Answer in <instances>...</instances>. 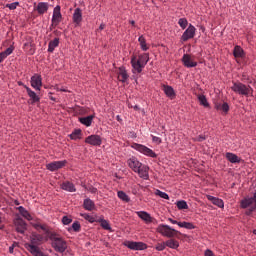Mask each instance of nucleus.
<instances>
[{"label":"nucleus","instance_id":"nucleus-50","mask_svg":"<svg viewBox=\"0 0 256 256\" xmlns=\"http://www.w3.org/2000/svg\"><path fill=\"white\" fill-rule=\"evenodd\" d=\"M6 7H7V9L14 11V9H17V7H19V2H13L11 4H6Z\"/></svg>","mask_w":256,"mask_h":256},{"label":"nucleus","instance_id":"nucleus-52","mask_svg":"<svg viewBox=\"0 0 256 256\" xmlns=\"http://www.w3.org/2000/svg\"><path fill=\"white\" fill-rule=\"evenodd\" d=\"M153 143H157V145H161L163 143V140L157 136H152Z\"/></svg>","mask_w":256,"mask_h":256},{"label":"nucleus","instance_id":"nucleus-32","mask_svg":"<svg viewBox=\"0 0 256 256\" xmlns=\"http://www.w3.org/2000/svg\"><path fill=\"white\" fill-rule=\"evenodd\" d=\"M56 47H59V38H54L52 41L49 42L48 53H53Z\"/></svg>","mask_w":256,"mask_h":256},{"label":"nucleus","instance_id":"nucleus-60","mask_svg":"<svg viewBox=\"0 0 256 256\" xmlns=\"http://www.w3.org/2000/svg\"><path fill=\"white\" fill-rule=\"evenodd\" d=\"M133 109H135V111H139V107L137 105L133 106Z\"/></svg>","mask_w":256,"mask_h":256},{"label":"nucleus","instance_id":"nucleus-29","mask_svg":"<svg viewBox=\"0 0 256 256\" xmlns=\"http://www.w3.org/2000/svg\"><path fill=\"white\" fill-rule=\"evenodd\" d=\"M226 159L230 163H241V158H239V156H237L236 154H233L231 152L226 153Z\"/></svg>","mask_w":256,"mask_h":256},{"label":"nucleus","instance_id":"nucleus-51","mask_svg":"<svg viewBox=\"0 0 256 256\" xmlns=\"http://www.w3.org/2000/svg\"><path fill=\"white\" fill-rule=\"evenodd\" d=\"M72 221H73V220H72L71 218H69L68 216H64V217L62 218V223H63V225H69V224H71Z\"/></svg>","mask_w":256,"mask_h":256},{"label":"nucleus","instance_id":"nucleus-17","mask_svg":"<svg viewBox=\"0 0 256 256\" xmlns=\"http://www.w3.org/2000/svg\"><path fill=\"white\" fill-rule=\"evenodd\" d=\"M24 88L26 89V92H27L28 96L30 97V105H35V103H39L40 98L37 95V93H35V91L31 90V88H29L28 86H24Z\"/></svg>","mask_w":256,"mask_h":256},{"label":"nucleus","instance_id":"nucleus-8","mask_svg":"<svg viewBox=\"0 0 256 256\" xmlns=\"http://www.w3.org/2000/svg\"><path fill=\"white\" fill-rule=\"evenodd\" d=\"M31 87L35 89L36 91H41V87H43V78L39 74H34L31 77Z\"/></svg>","mask_w":256,"mask_h":256},{"label":"nucleus","instance_id":"nucleus-15","mask_svg":"<svg viewBox=\"0 0 256 256\" xmlns=\"http://www.w3.org/2000/svg\"><path fill=\"white\" fill-rule=\"evenodd\" d=\"M127 164L130 167V169L134 171V173H136V171H139V168L143 166V164L139 162V160H137L136 157H131L130 159H128Z\"/></svg>","mask_w":256,"mask_h":256},{"label":"nucleus","instance_id":"nucleus-37","mask_svg":"<svg viewBox=\"0 0 256 256\" xmlns=\"http://www.w3.org/2000/svg\"><path fill=\"white\" fill-rule=\"evenodd\" d=\"M138 41L140 43V47H141L142 51H148L149 50V47L147 46V40H145V37L143 35H141L138 38Z\"/></svg>","mask_w":256,"mask_h":256},{"label":"nucleus","instance_id":"nucleus-41","mask_svg":"<svg viewBox=\"0 0 256 256\" xmlns=\"http://www.w3.org/2000/svg\"><path fill=\"white\" fill-rule=\"evenodd\" d=\"M178 226L182 227L184 229H194L195 228V225H193V223H191V222H179Z\"/></svg>","mask_w":256,"mask_h":256},{"label":"nucleus","instance_id":"nucleus-16","mask_svg":"<svg viewBox=\"0 0 256 256\" xmlns=\"http://www.w3.org/2000/svg\"><path fill=\"white\" fill-rule=\"evenodd\" d=\"M61 6H56L53 10L52 23L53 25H59L62 19Z\"/></svg>","mask_w":256,"mask_h":256},{"label":"nucleus","instance_id":"nucleus-3","mask_svg":"<svg viewBox=\"0 0 256 256\" xmlns=\"http://www.w3.org/2000/svg\"><path fill=\"white\" fill-rule=\"evenodd\" d=\"M231 89L238 95H243L244 97H253V89L251 86L245 85L241 82H234Z\"/></svg>","mask_w":256,"mask_h":256},{"label":"nucleus","instance_id":"nucleus-49","mask_svg":"<svg viewBox=\"0 0 256 256\" xmlns=\"http://www.w3.org/2000/svg\"><path fill=\"white\" fill-rule=\"evenodd\" d=\"M166 243L165 242H162V243H158L156 244V251H165V248H166Z\"/></svg>","mask_w":256,"mask_h":256},{"label":"nucleus","instance_id":"nucleus-36","mask_svg":"<svg viewBox=\"0 0 256 256\" xmlns=\"http://www.w3.org/2000/svg\"><path fill=\"white\" fill-rule=\"evenodd\" d=\"M165 243H166V247H169L170 249H178L179 247V241L175 239H169Z\"/></svg>","mask_w":256,"mask_h":256},{"label":"nucleus","instance_id":"nucleus-56","mask_svg":"<svg viewBox=\"0 0 256 256\" xmlns=\"http://www.w3.org/2000/svg\"><path fill=\"white\" fill-rule=\"evenodd\" d=\"M105 29V24H101L97 31H103Z\"/></svg>","mask_w":256,"mask_h":256},{"label":"nucleus","instance_id":"nucleus-12","mask_svg":"<svg viewBox=\"0 0 256 256\" xmlns=\"http://www.w3.org/2000/svg\"><path fill=\"white\" fill-rule=\"evenodd\" d=\"M67 165V161H54L46 165L48 171H58V169H63Z\"/></svg>","mask_w":256,"mask_h":256},{"label":"nucleus","instance_id":"nucleus-43","mask_svg":"<svg viewBox=\"0 0 256 256\" xmlns=\"http://www.w3.org/2000/svg\"><path fill=\"white\" fill-rule=\"evenodd\" d=\"M70 139H72L74 141H77V139H81V130L78 129V130H75L74 132H72L70 134Z\"/></svg>","mask_w":256,"mask_h":256},{"label":"nucleus","instance_id":"nucleus-14","mask_svg":"<svg viewBox=\"0 0 256 256\" xmlns=\"http://www.w3.org/2000/svg\"><path fill=\"white\" fill-rule=\"evenodd\" d=\"M30 241H31L30 244H25L27 251H29V245H32L33 247H37V245H41V243H43V235L32 234Z\"/></svg>","mask_w":256,"mask_h":256},{"label":"nucleus","instance_id":"nucleus-22","mask_svg":"<svg viewBox=\"0 0 256 256\" xmlns=\"http://www.w3.org/2000/svg\"><path fill=\"white\" fill-rule=\"evenodd\" d=\"M138 217L142 219V221H145V223H153V217L145 211L137 212Z\"/></svg>","mask_w":256,"mask_h":256},{"label":"nucleus","instance_id":"nucleus-38","mask_svg":"<svg viewBox=\"0 0 256 256\" xmlns=\"http://www.w3.org/2000/svg\"><path fill=\"white\" fill-rule=\"evenodd\" d=\"M98 223H100L101 227L105 229V231H111V225H109V221L100 218L97 220Z\"/></svg>","mask_w":256,"mask_h":256},{"label":"nucleus","instance_id":"nucleus-10","mask_svg":"<svg viewBox=\"0 0 256 256\" xmlns=\"http://www.w3.org/2000/svg\"><path fill=\"white\" fill-rule=\"evenodd\" d=\"M131 65H132V73H141L145 66L137 60V56H132L131 58Z\"/></svg>","mask_w":256,"mask_h":256},{"label":"nucleus","instance_id":"nucleus-58","mask_svg":"<svg viewBox=\"0 0 256 256\" xmlns=\"http://www.w3.org/2000/svg\"><path fill=\"white\" fill-rule=\"evenodd\" d=\"M14 249H15V248H13V246H10V247H9V253H13Z\"/></svg>","mask_w":256,"mask_h":256},{"label":"nucleus","instance_id":"nucleus-21","mask_svg":"<svg viewBox=\"0 0 256 256\" xmlns=\"http://www.w3.org/2000/svg\"><path fill=\"white\" fill-rule=\"evenodd\" d=\"M35 10L38 11L39 15H44V13H47V11H49V3L39 2Z\"/></svg>","mask_w":256,"mask_h":256},{"label":"nucleus","instance_id":"nucleus-19","mask_svg":"<svg viewBox=\"0 0 256 256\" xmlns=\"http://www.w3.org/2000/svg\"><path fill=\"white\" fill-rule=\"evenodd\" d=\"M206 198L208 199V201L213 203V205H216V207H219L220 209H223L225 207V203L220 198L211 195H206Z\"/></svg>","mask_w":256,"mask_h":256},{"label":"nucleus","instance_id":"nucleus-24","mask_svg":"<svg viewBox=\"0 0 256 256\" xmlns=\"http://www.w3.org/2000/svg\"><path fill=\"white\" fill-rule=\"evenodd\" d=\"M73 21L76 25H79L83 21V14L81 13V8H76L73 14Z\"/></svg>","mask_w":256,"mask_h":256},{"label":"nucleus","instance_id":"nucleus-63","mask_svg":"<svg viewBox=\"0 0 256 256\" xmlns=\"http://www.w3.org/2000/svg\"><path fill=\"white\" fill-rule=\"evenodd\" d=\"M130 23H131V25H135V21H133V20L130 21Z\"/></svg>","mask_w":256,"mask_h":256},{"label":"nucleus","instance_id":"nucleus-9","mask_svg":"<svg viewBox=\"0 0 256 256\" xmlns=\"http://www.w3.org/2000/svg\"><path fill=\"white\" fill-rule=\"evenodd\" d=\"M195 31H197L195 26L190 24L189 27L182 34L181 40L185 42L189 41V39H193V37H195Z\"/></svg>","mask_w":256,"mask_h":256},{"label":"nucleus","instance_id":"nucleus-39","mask_svg":"<svg viewBox=\"0 0 256 256\" xmlns=\"http://www.w3.org/2000/svg\"><path fill=\"white\" fill-rule=\"evenodd\" d=\"M117 195L121 199V201H124V203H129V201H131V198H129L127 193H125L124 191H118Z\"/></svg>","mask_w":256,"mask_h":256},{"label":"nucleus","instance_id":"nucleus-59","mask_svg":"<svg viewBox=\"0 0 256 256\" xmlns=\"http://www.w3.org/2000/svg\"><path fill=\"white\" fill-rule=\"evenodd\" d=\"M116 119H117V121H120V122L122 121L121 116H119V115L116 116Z\"/></svg>","mask_w":256,"mask_h":256},{"label":"nucleus","instance_id":"nucleus-35","mask_svg":"<svg viewBox=\"0 0 256 256\" xmlns=\"http://www.w3.org/2000/svg\"><path fill=\"white\" fill-rule=\"evenodd\" d=\"M217 111H222L223 113H229V104L227 102H223L222 104H216Z\"/></svg>","mask_w":256,"mask_h":256},{"label":"nucleus","instance_id":"nucleus-11","mask_svg":"<svg viewBox=\"0 0 256 256\" xmlns=\"http://www.w3.org/2000/svg\"><path fill=\"white\" fill-rule=\"evenodd\" d=\"M14 225L16 227V231L18 233H21L22 235H23V233H25V231H27V223L24 222L21 217H17L14 220Z\"/></svg>","mask_w":256,"mask_h":256},{"label":"nucleus","instance_id":"nucleus-42","mask_svg":"<svg viewBox=\"0 0 256 256\" xmlns=\"http://www.w3.org/2000/svg\"><path fill=\"white\" fill-rule=\"evenodd\" d=\"M198 100L200 105H203V107H209V102L207 101V97H205V95H198Z\"/></svg>","mask_w":256,"mask_h":256},{"label":"nucleus","instance_id":"nucleus-34","mask_svg":"<svg viewBox=\"0 0 256 256\" xmlns=\"http://www.w3.org/2000/svg\"><path fill=\"white\" fill-rule=\"evenodd\" d=\"M137 60L142 64V66L145 67V65H147V63H149V54H147V53L140 54L138 56Z\"/></svg>","mask_w":256,"mask_h":256},{"label":"nucleus","instance_id":"nucleus-48","mask_svg":"<svg viewBox=\"0 0 256 256\" xmlns=\"http://www.w3.org/2000/svg\"><path fill=\"white\" fill-rule=\"evenodd\" d=\"M72 229L73 231H75L76 233H79L81 231V224H79L78 221L74 222L72 224Z\"/></svg>","mask_w":256,"mask_h":256},{"label":"nucleus","instance_id":"nucleus-31","mask_svg":"<svg viewBox=\"0 0 256 256\" xmlns=\"http://www.w3.org/2000/svg\"><path fill=\"white\" fill-rule=\"evenodd\" d=\"M83 207L86 211H93V209H95V202L87 198L84 200Z\"/></svg>","mask_w":256,"mask_h":256},{"label":"nucleus","instance_id":"nucleus-23","mask_svg":"<svg viewBox=\"0 0 256 256\" xmlns=\"http://www.w3.org/2000/svg\"><path fill=\"white\" fill-rule=\"evenodd\" d=\"M162 91H164L166 97H169L170 99H173L175 97V90L171 86L163 85Z\"/></svg>","mask_w":256,"mask_h":256},{"label":"nucleus","instance_id":"nucleus-6","mask_svg":"<svg viewBox=\"0 0 256 256\" xmlns=\"http://www.w3.org/2000/svg\"><path fill=\"white\" fill-rule=\"evenodd\" d=\"M32 227L36 229V231H43L46 235V237L50 238L51 235H53L54 232L51 231V228L47 224H43L39 221L37 222H32L31 223Z\"/></svg>","mask_w":256,"mask_h":256},{"label":"nucleus","instance_id":"nucleus-28","mask_svg":"<svg viewBox=\"0 0 256 256\" xmlns=\"http://www.w3.org/2000/svg\"><path fill=\"white\" fill-rule=\"evenodd\" d=\"M14 49L15 48L13 46H10L5 51L1 52L0 53V63H3V61H5V59H7V57H9V55H11V53H13Z\"/></svg>","mask_w":256,"mask_h":256},{"label":"nucleus","instance_id":"nucleus-61","mask_svg":"<svg viewBox=\"0 0 256 256\" xmlns=\"http://www.w3.org/2000/svg\"><path fill=\"white\" fill-rule=\"evenodd\" d=\"M17 245H18L17 242H14V243L12 244V247L15 248V247H17Z\"/></svg>","mask_w":256,"mask_h":256},{"label":"nucleus","instance_id":"nucleus-55","mask_svg":"<svg viewBox=\"0 0 256 256\" xmlns=\"http://www.w3.org/2000/svg\"><path fill=\"white\" fill-rule=\"evenodd\" d=\"M168 221L170 222V223H172V225H178V221H176V220H173L172 218H168Z\"/></svg>","mask_w":256,"mask_h":256},{"label":"nucleus","instance_id":"nucleus-30","mask_svg":"<svg viewBox=\"0 0 256 256\" xmlns=\"http://www.w3.org/2000/svg\"><path fill=\"white\" fill-rule=\"evenodd\" d=\"M118 79H119V81H122V83H125V81H127L129 79V75L127 74L126 69L119 68Z\"/></svg>","mask_w":256,"mask_h":256},{"label":"nucleus","instance_id":"nucleus-44","mask_svg":"<svg viewBox=\"0 0 256 256\" xmlns=\"http://www.w3.org/2000/svg\"><path fill=\"white\" fill-rule=\"evenodd\" d=\"M178 209H189V205H187V202L184 200H180L176 203Z\"/></svg>","mask_w":256,"mask_h":256},{"label":"nucleus","instance_id":"nucleus-2","mask_svg":"<svg viewBox=\"0 0 256 256\" xmlns=\"http://www.w3.org/2000/svg\"><path fill=\"white\" fill-rule=\"evenodd\" d=\"M241 209H246L245 215H253L256 211V192L253 197H246L240 201Z\"/></svg>","mask_w":256,"mask_h":256},{"label":"nucleus","instance_id":"nucleus-46","mask_svg":"<svg viewBox=\"0 0 256 256\" xmlns=\"http://www.w3.org/2000/svg\"><path fill=\"white\" fill-rule=\"evenodd\" d=\"M82 217H83L84 219H86V221H89V223H95V221H97V220L95 219V217H93V216H91V215H89V214H87V213L82 214Z\"/></svg>","mask_w":256,"mask_h":256},{"label":"nucleus","instance_id":"nucleus-33","mask_svg":"<svg viewBox=\"0 0 256 256\" xmlns=\"http://www.w3.org/2000/svg\"><path fill=\"white\" fill-rule=\"evenodd\" d=\"M62 189L64 191H69L70 193H75L76 189H75V185L69 181L64 182L62 184Z\"/></svg>","mask_w":256,"mask_h":256},{"label":"nucleus","instance_id":"nucleus-26","mask_svg":"<svg viewBox=\"0 0 256 256\" xmlns=\"http://www.w3.org/2000/svg\"><path fill=\"white\" fill-rule=\"evenodd\" d=\"M17 210L22 215V217H24V219H27V221H33V216H31V214L29 213V211H27V209H25V207L20 206L17 208Z\"/></svg>","mask_w":256,"mask_h":256},{"label":"nucleus","instance_id":"nucleus-62","mask_svg":"<svg viewBox=\"0 0 256 256\" xmlns=\"http://www.w3.org/2000/svg\"><path fill=\"white\" fill-rule=\"evenodd\" d=\"M18 85L25 87V84H23V82H18Z\"/></svg>","mask_w":256,"mask_h":256},{"label":"nucleus","instance_id":"nucleus-18","mask_svg":"<svg viewBox=\"0 0 256 256\" xmlns=\"http://www.w3.org/2000/svg\"><path fill=\"white\" fill-rule=\"evenodd\" d=\"M182 62L184 67H195L197 65V62L193 61V59L191 58V55L189 54H184L182 57Z\"/></svg>","mask_w":256,"mask_h":256},{"label":"nucleus","instance_id":"nucleus-57","mask_svg":"<svg viewBox=\"0 0 256 256\" xmlns=\"http://www.w3.org/2000/svg\"><path fill=\"white\" fill-rule=\"evenodd\" d=\"M55 27H57V25H53V22H52V24L50 25V31H53V29H55Z\"/></svg>","mask_w":256,"mask_h":256},{"label":"nucleus","instance_id":"nucleus-25","mask_svg":"<svg viewBox=\"0 0 256 256\" xmlns=\"http://www.w3.org/2000/svg\"><path fill=\"white\" fill-rule=\"evenodd\" d=\"M28 251L33 256H47L37 246L29 245L28 246Z\"/></svg>","mask_w":256,"mask_h":256},{"label":"nucleus","instance_id":"nucleus-40","mask_svg":"<svg viewBox=\"0 0 256 256\" xmlns=\"http://www.w3.org/2000/svg\"><path fill=\"white\" fill-rule=\"evenodd\" d=\"M245 52H243V48L241 46H235L234 48V57H243Z\"/></svg>","mask_w":256,"mask_h":256},{"label":"nucleus","instance_id":"nucleus-64","mask_svg":"<svg viewBox=\"0 0 256 256\" xmlns=\"http://www.w3.org/2000/svg\"><path fill=\"white\" fill-rule=\"evenodd\" d=\"M254 235H256V230H253Z\"/></svg>","mask_w":256,"mask_h":256},{"label":"nucleus","instance_id":"nucleus-13","mask_svg":"<svg viewBox=\"0 0 256 256\" xmlns=\"http://www.w3.org/2000/svg\"><path fill=\"white\" fill-rule=\"evenodd\" d=\"M85 143H88V145H93L94 147H99L103 141L99 135H90L86 137Z\"/></svg>","mask_w":256,"mask_h":256},{"label":"nucleus","instance_id":"nucleus-47","mask_svg":"<svg viewBox=\"0 0 256 256\" xmlns=\"http://www.w3.org/2000/svg\"><path fill=\"white\" fill-rule=\"evenodd\" d=\"M156 195L161 197V199H169V195L161 190H156Z\"/></svg>","mask_w":256,"mask_h":256},{"label":"nucleus","instance_id":"nucleus-4","mask_svg":"<svg viewBox=\"0 0 256 256\" xmlns=\"http://www.w3.org/2000/svg\"><path fill=\"white\" fill-rule=\"evenodd\" d=\"M157 232L160 233V235H163V237H168L169 239H173V237H179V235H181V232L165 224L158 225Z\"/></svg>","mask_w":256,"mask_h":256},{"label":"nucleus","instance_id":"nucleus-27","mask_svg":"<svg viewBox=\"0 0 256 256\" xmlns=\"http://www.w3.org/2000/svg\"><path fill=\"white\" fill-rule=\"evenodd\" d=\"M93 119H95V116L90 115L86 117H80L79 121L82 123V125H85V127H91V123H93Z\"/></svg>","mask_w":256,"mask_h":256},{"label":"nucleus","instance_id":"nucleus-54","mask_svg":"<svg viewBox=\"0 0 256 256\" xmlns=\"http://www.w3.org/2000/svg\"><path fill=\"white\" fill-rule=\"evenodd\" d=\"M205 256H215V255L213 254V251L208 249L205 251Z\"/></svg>","mask_w":256,"mask_h":256},{"label":"nucleus","instance_id":"nucleus-7","mask_svg":"<svg viewBox=\"0 0 256 256\" xmlns=\"http://www.w3.org/2000/svg\"><path fill=\"white\" fill-rule=\"evenodd\" d=\"M124 245L128 247V249H132V251H143L147 249V244L143 242L126 241Z\"/></svg>","mask_w":256,"mask_h":256},{"label":"nucleus","instance_id":"nucleus-1","mask_svg":"<svg viewBox=\"0 0 256 256\" xmlns=\"http://www.w3.org/2000/svg\"><path fill=\"white\" fill-rule=\"evenodd\" d=\"M48 239L52 241V247L57 253H65V251H67V242L63 240L59 234L54 232L53 234H50Z\"/></svg>","mask_w":256,"mask_h":256},{"label":"nucleus","instance_id":"nucleus-53","mask_svg":"<svg viewBox=\"0 0 256 256\" xmlns=\"http://www.w3.org/2000/svg\"><path fill=\"white\" fill-rule=\"evenodd\" d=\"M195 141H198L199 143H201V142L205 141V136L200 135V136L195 138Z\"/></svg>","mask_w":256,"mask_h":256},{"label":"nucleus","instance_id":"nucleus-5","mask_svg":"<svg viewBox=\"0 0 256 256\" xmlns=\"http://www.w3.org/2000/svg\"><path fill=\"white\" fill-rule=\"evenodd\" d=\"M133 149H135L136 151H139V153H142L143 155H146L147 157H152V159L157 158V154L150 149L149 147L143 145V144H133Z\"/></svg>","mask_w":256,"mask_h":256},{"label":"nucleus","instance_id":"nucleus-45","mask_svg":"<svg viewBox=\"0 0 256 256\" xmlns=\"http://www.w3.org/2000/svg\"><path fill=\"white\" fill-rule=\"evenodd\" d=\"M188 23L189 22L185 18H180L178 21V25H180L181 29H186Z\"/></svg>","mask_w":256,"mask_h":256},{"label":"nucleus","instance_id":"nucleus-20","mask_svg":"<svg viewBox=\"0 0 256 256\" xmlns=\"http://www.w3.org/2000/svg\"><path fill=\"white\" fill-rule=\"evenodd\" d=\"M136 173H138L141 179H149V168L146 165H142L138 170H136Z\"/></svg>","mask_w":256,"mask_h":256}]
</instances>
